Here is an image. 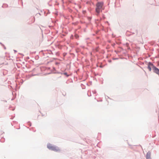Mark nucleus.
I'll return each instance as SVG.
<instances>
[{
    "mask_svg": "<svg viewBox=\"0 0 159 159\" xmlns=\"http://www.w3.org/2000/svg\"><path fill=\"white\" fill-rule=\"evenodd\" d=\"M47 148L49 149L55 151H58L60 150V149L56 147L53 146L51 144H48L47 145Z\"/></svg>",
    "mask_w": 159,
    "mask_h": 159,
    "instance_id": "nucleus-2",
    "label": "nucleus"
},
{
    "mask_svg": "<svg viewBox=\"0 0 159 159\" xmlns=\"http://www.w3.org/2000/svg\"><path fill=\"white\" fill-rule=\"evenodd\" d=\"M75 36L77 37V36H76V35H75Z\"/></svg>",
    "mask_w": 159,
    "mask_h": 159,
    "instance_id": "nucleus-8",
    "label": "nucleus"
},
{
    "mask_svg": "<svg viewBox=\"0 0 159 159\" xmlns=\"http://www.w3.org/2000/svg\"><path fill=\"white\" fill-rule=\"evenodd\" d=\"M103 3L102 2H98L96 5V11L98 14L102 11Z\"/></svg>",
    "mask_w": 159,
    "mask_h": 159,
    "instance_id": "nucleus-1",
    "label": "nucleus"
},
{
    "mask_svg": "<svg viewBox=\"0 0 159 159\" xmlns=\"http://www.w3.org/2000/svg\"><path fill=\"white\" fill-rule=\"evenodd\" d=\"M147 159H151V158H146Z\"/></svg>",
    "mask_w": 159,
    "mask_h": 159,
    "instance_id": "nucleus-6",
    "label": "nucleus"
},
{
    "mask_svg": "<svg viewBox=\"0 0 159 159\" xmlns=\"http://www.w3.org/2000/svg\"><path fill=\"white\" fill-rule=\"evenodd\" d=\"M152 69L154 72L159 75V69L155 66H153Z\"/></svg>",
    "mask_w": 159,
    "mask_h": 159,
    "instance_id": "nucleus-3",
    "label": "nucleus"
},
{
    "mask_svg": "<svg viewBox=\"0 0 159 159\" xmlns=\"http://www.w3.org/2000/svg\"><path fill=\"white\" fill-rule=\"evenodd\" d=\"M146 158H151V153L150 152H148L147 153L146 156Z\"/></svg>",
    "mask_w": 159,
    "mask_h": 159,
    "instance_id": "nucleus-5",
    "label": "nucleus"
},
{
    "mask_svg": "<svg viewBox=\"0 0 159 159\" xmlns=\"http://www.w3.org/2000/svg\"><path fill=\"white\" fill-rule=\"evenodd\" d=\"M153 66H154L151 63L149 62L148 63V68L150 71L151 70V67L152 68Z\"/></svg>",
    "mask_w": 159,
    "mask_h": 159,
    "instance_id": "nucleus-4",
    "label": "nucleus"
},
{
    "mask_svg": "<svg viewBox=\"0 0 159 159\" xmlns=\"http://www.w3.org/2000/svg\"><path fill=\"white\" fill-rule=\"evenodd\" d=\"M75 36L77 37V36H76V35H75Z\"/></svg>",
    "mask_w": 159,
    "mask_h": 159,
    "instance_id": "nucleus-7",
    "label": "nucleus"
}]
</instances>
